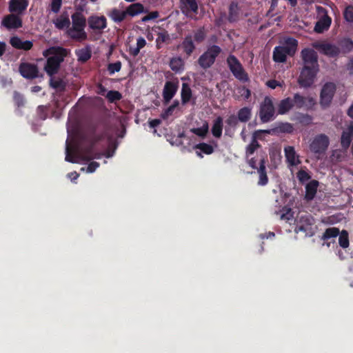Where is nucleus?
I'll list each match as a JSON object with an SVG mask.
<instances>
[{"instance_id": "e433bc0d", "label": "nucleus", "mask_w": 353, "mask_h": 353, "mask_svg": "<svg viewBox=\"0 0 353 353\" xmlns=\"http://www.w3.org/2000/svg\"><path fill=\"white\" fill-rule=\"evenodd\" d=\"M50 86L59 91L64 92L66 89V83L61 78H56L54 76L50 77Z\"/></svg>"}, {"instance_id": "338daca9", "label": "nucleus", "mask_w": 353, "mask_h": 353, "mask_svg": "<svg viewBox=\"0 0 353 353\" xmlns=\"http://www.w3.org/2000/svg\"><path fill=\"white\" fill-rule=\"evenodd\" d=\"M321 222L327 225L334 224L335 223V218L332 216H327L322 219Z\"/></svg>"}, {"instance_id": "f257e3e1", "label": "nucleus", "mask_w": 353, "mask_h": 353, "mask_svg": "<svg viewBox=\"0 0 353 353\" xmlns=\"http://www.w3.org/2000/svg\"><path fill=\"white\" fill-rule=\"evenodd\" d=\"M69 50L61 46H52L45 50L43 55L47 57L44 70L50 77L58 73L61 64L68 56Z\"/></svg>"}, {"instance_id": "7c9ffc66", "label": "nucleus", "mask_w": 353, "mask_h": 353, "mask_svg": "<svg viewBox=\"0 0 353 353\" xmlns=\"http://www.w3.org/2000/svg\"><path fill=\"white\" fill-rule=\"evenodd\" d=\"M169 66L175 73H181L184 70V61L180 57H172L170 60Z\"/></svg>"}, {"instance_id": "a878e982", "label": "nucleus", "mask_w": 353, "mask_h": 353, "mask_svg": "<svg viewBox=\"0 0 353 353\" xmlns=\"http://www.w3.org/2000/svg\"><path fill=\"white\" fill-rule=\"evenodd\" d=\"M292 101H293L294 107H296L297 109L303 108L307 102L310 105L314 104V100L312 97H305L301 95L299 93L294 94Z\"/></svg>"}, {"instance_id": "0eeeda50", "label": "nucleus", "mask_w": 353, "mask_h": 353, "mask_svg": "<svg viewBox=\"0 0 353 353\" xmlns=\"http://www.w3.org/2000/svg\"><path fill=\"white\" fill-rule=\"evenodd\" d=\"M336 91V85L333 82L325 83L320 92V104L323 108H327L332 103Z\"/></svg>"}, {"instance_id": "a19ab883", "label": "nucleus", "mask_w": 353, "mask_h": 353, "mask_svg": "<svg viewBox=\"0 0 353 353\" xmlns=\"http://www.w3.org/2000/svg\"><path fill=\"white\" fill-rule=\"evenodd\" d=\"M339 244L343 248H347L350 245L349 234L347 230H343L339 234Z\"/></svg>"}, {"instance_id": "393cba45", "label": "nucleus", "mask_w": 353, "mask_h": 353, "mask_svg": "<svg viewBox=\"0 0 353 353\" xmlns=\"http://www.w3.org/2000/svg\"><path fill=\"white\" fill-rule=\"evenodd\" d=\"M331 23V17L325 14L316 23L314 31L317 33H323L330 28Z\"/></svg>"}, {"instance_id": "6e6552de", "label": "nucleus", "mask_w": 353, "mask_h": 353, "mask_svg": "<svg viewBox=\"0 0 353 353\" xmlns=\"http://www.w3.org/2000/svg\"><path fill=\"white\" fill-rule=\"evenodd\" d=\"M329 138L324 134L316 135L310 145L312 152L316 154H323L328 148Z\"/></svg>"}, {"instance_id": "9d476101", "label": "nucleus", "mask_w": 353, "mask_h": 353, "mask_svg": "<svg viewBox=\"0 0 353 353\" xmlns=\"http://www.w3.org/2000/svg\"><path fill=\"white\" fill-rule=\"evenodd\" d=\"M313 223L314 219L311 216H302L296 227L295 231L296 232H303L305 234V236H312L314 234L312 228Z\"/></svg>"}, {"instance_id": "4c0bfd02", "label": "nucleus", "mask_w": 353, "mask_h": 353, "mask_svg": "<svg viewBox=\"0 0 353 353\" xmlns=\"http://www.w3.org/2000/svg\"><path fill=\"white\" fill-rule=\"evenodd\" d=\"M261 134H256V131L253 134V137L250 143L246 148L247 155H252L254 153L261 145L257 141V139H261L260 135Z\"/></svg>"}, {"instance_id": "58836bf2", "label": "nucleus", "mask_w": 353, "mask_h": 353, "mask_svg": "<svg viewBox=\"0 0 353 353\" xmlns=\"http://www.w3.org/2000/svg\"><path fill=\"white\" fill-rule=\"evenodd\" d=\"M181 102L183 104H186L188 103L192 98V90L188 85V83H183L182 88H181Z\"/></svg>"}, {"instance_id": "680f3d73", "label": "nucleus", "mask_w": 353, "mask_h": 353, "mask_svg": "<svg viewBox=\"0 0 353 353\" xmlns=\"http://www.w3.org/2000/svg\"><path fill=\"white\" fill-rule=\"evenodd\" d=\"M299 122L308 125L312 122V117L308 114H302L299 118Z\"/></svg>"}, {"instance_id": "13d9d810", "label": "nucleus", "mask_w": 353, "mask_h": 353, "mask_svg": "<svg viewBox=\"0 0 353 353\" xmlns=\"http://www.w3.org/2000/svg\"><path fill=\"white\" fill-rule=\"evenodd\" d=\"M239 92L241 94V96L246 100H248L251 96V91L250 89L247 88L245 86H241L238 88Z\"/></svg>"}, {"instance_id": "f8f14e48", "label": "nucleus", "mask_w": 353, "mask_h": 353, "mask_svg": "<svg viewBox=\"0 0 353 353\" xmlns=\"http://www.w3.org/2000/svg\"><path fill=\"white\" fill-rule=\"evenodd\" d=\"M294 130L293 125L288 122H279L276 126L269 130H258L256 134H274L278 133H292Z\"/></svg>"}, {"instance_id": "603ef678", "label": "nucleus", "mask_w": 353, "mask_h": 353, "mask_svg": "<svg viewBox=\"0 0 353 353\" xmlns=\"http://www.w3.org/2000/svg\"><path fill=\"white\" fill-rule=\"evenodd\" d=\"M121 68V63L119 61L109 63L108 65V70L110 74H113L116 72H119Z\"/></svg>"}, {"instance_id": "774afa93", "label": "nucleus", "mask_w": 353, "mask_h": 353, "mask_svg": "<svg viewBox=\"0 0 353 353\" xmlns=\"http://www.w3.org/2000/svg\"><path fill=\"white\" fill-rule=\"evenodd\" d=\"M347 70L349 71L350 74L353 75V57L347 63Z\"/></svg>"}, {"instance_id": "72a5a7b5", "label": "nucleus", "mask_w": 353, "mask_h": 353, "mask_svg": "<svg viewBox=\"0 0 353 353\" xmlns=\"http://www.w3.org/2000/svg\"><path fill=\"white\" fill-rule=\"evenodd\" d=\"M236 117L241 123H247L251 119L252 117V108L249 107H243L239 110Z\"/></svg>"}, {"instance_id": "39448f33", "label": "nucleus", "mask_w": 353, "mask_h": 353, "mask_svg": "<svg viewBox=\"0 0 353 353\" xmlns=\"http://www.w3.org/2000/svg\"><path fill=\"white\" fill-rule=\"evenodd\" d=\"M259 117L261 121L263 123H268L275 118V108L271 97H265L261 103Z\"/></svg>"}, {"instance_id": "a18cd8bd", "label": "nucleus", "mask_w": 353, "mask_h": 353, "mask_svg": "<svg viewBox=\"0 0 353 353\" xmlns=\"http://www.w3.org/2000/svg\"><path fill=\"white\" fill-rule=\"evenodd\" d=\"M196 149H199L201 152L205 154H211L214 152L213 147L205 143H200L195 145Z\"/></svg>"}, {"instance_id": "37998d69", "label": "nucleus", "mask_w": 353, "mask_h": 353, "mask_svg": "<svg viewBox=\"0 0 353 353\" xmlns=\"http://www.w3.org/2000/svg\"><path fill=\"white\" fill-rule=\"evenodd\" d=\"M75 54L78 61L81 62H86L91 57V52L88 48L76 50Z\"/></svg>"}, {"instance_id": "6ab92c4d", "label": "nucleus", "mask_w": 353, "mask_h": 353, "mask_svg": "<svg viewBox=\"0 0 353 353\" xmlns=\"http://www.w3.org/2000/svg\"><path fill=\"white\" fill-rule=\"evenodd\" d=\"M10 43L14 48L26 51L30 50L33 47V43L31 41H23L17 36L11 37Z\"/></svg>"}, {"instance_id": "1a4fd4ad", "label": "nucleus", "mask_w": 353, "mask_h": 353, "mask_svg": "<svg viewBox=\"0 0 353 353\" xmlns=\"http://www.w3.org/2000/svg\"><path fill=\"white\" fill-rule=\"evenodd\" d=\"M303 62V67L319 68L318 63V55L316 52L312 48H304L301 52Z\"/></svg>"}, {"instance_id": "aec40b11", "label": "nucleus", "mask_w": 353, "mask_h": 353, "mask_svg": "<svg viewBox=\"0 0 353 353\" xmlns=\"http://www.w3.org/2000/svg\"><path fill=\"white\" fill-rule=\"evenodd\" d=\"M285 157L286 161L290 166H295L300 164L301 162L299 160V155L296 154L294 148L293 146H287L284 148Z\"/></svg>"}, {"instance_id": "ddd939ff", "label": "nucleus", "mask_w": 353, "mask_h": 353, "mask_svg": "<svg viewBox=\"0 0 353 353\" xmlns=\"http://www.w3.org/2000/svg\"><path fill=\"white\" fill-rule=\"evenodd\" d=\"M1 25L8 30L18 29L22 27L23 21L19 14L11 13L3 18Z\"/></svg>"}, {"instance_id": "4be33fe9", "label": "nucleus", "mask_w": 353, "mask_h": 353, "mask_svg": "<svg viewBox=\"0 0 353 353\" xmlns=\"http://www.w3.org/2000/svg\"><path fill=\"white\" fill-rule=\"evenodd\" d=\"M352 137L353 121H351L347 127V130L343 131L341 134V145L343 149L346 150L350 147L352 142Z\"/></svg>"}, {"instance_id": "bb28decb", "label": "nucleus", "mask_w": 353, "mask_h": 353, "mask_svg": "<svg viewBox=\"0 0 353 353\" xmlns=\"http://www.w3.org/2000/svg\"><path fill=\"white\" fill-rule=\"evenodd\" d=\"M257 172L259 175L258 185L261 186L267 185L269 180L266 172L265 160L264 158L260 160L259 168L257 170Z\"/></svg>"}, {"instance_id": "5fc2aeb1", "label": "nucleus", "mask_w": 353, "mask_h": 353, "mask_svg": "<svg viewBox=\"0 0 353 353\" xmlns=\"http://www.w3.org/2000/svg\"><path fill=\"white\" fill-rule=\"evenodd\" d=\"M341 46L344 52H350L353 50V41L350 39H345Z\"/></svg>"}, {"instance_id": "a211bd4d", "label": "nucleus", "mask_w": 353, "mask_h": 353, "mask_svg": "<svg viewBox=\"0 0 353 353\" xmlns=\"http://www.w3.org/2000/svg\"><path fill=\"white\" fill-rule=\"evenodd\" d=\"M181 12L188 17L190 12L197 14L198 3L196 0H180Z\"/></svg>"}, {"instance_id": "ea45409f", "label": "nucleus", "mask_w": 353, "mask_h": 353, "mask_svg": "<svg viewBox=\"0 0 353 353\" xmlns=\"http://www.w3.org/2000/svg\"><path fill=\"white\" fill-rule=\"evenodd\" d=\"M340 234V230L338 228L332 227L327 228L321 237L323 241H326L332 238H335Z\"/></svg>"}, {"instance_id": "6e6d98bb", "label": "nucleus", "mask_w": 353, "mask_h": 353, "mask_svg": "<svg viewBox=\"0 0 353 353\" xmlns=\"http://www.w3.org/2000/svg\"><path fill=\"white\" fill-rule=\"evenodd\" d=\"M14 101L18 107L23 106L25 104V100L23 96L18 92H14L13 96Z\"/></svg>"}, {"instance_id": "f704fd0d", "label": "nucleus", "mask_w": 353, "mask_h": 353, "mask_svg": "<svg viewBox=\"0 0 353 353\" xmlns=\"http://www.w3.org/2000/svg\"><path fill=\"white\" fill-rule=\"evenodd\" d=\"M211 131L214 137L220 138L221 137L223 131V118L219 116L214 120Z\"/></svg>"}, {"instance_id": "dca6fc26", "label": "nucleus", "mask_w": 353, "mask_h": 353, "mask_svg": "<svg viewBox=\"0 0 353 353\" xmlns=\"http://www.w3.org/2000/svg\"><path fill=\"white\" fill-rule=\"evenodd\" d=\"M28 0H10L8 10L11 13L21 14L28 6Z\"/></svg>"}, {"instance_id": "864d4df0", "label": "nucleus", "mask_w": 353, "mask_h": 353, "mask_svg": "<svg viewBox=\"0 0 353 353\" xmlns=\"http://www.w3.org/2000/svg\"><path fill=\"white\" fill-rule=\"evenodd\" d=\"M296 177L300 183H303L310 179V175L305 170H301L296 173Z\"/></svg>"}, {"instance_id": "de8ad7c7", "label": "nucleus", "mask_w": 353, "mask_h": 353, "mask_svg": "<svg viewBox=\"0 0 353 353\" xmlns=\"http://www.w3.org/2000/svg\"><path fill=\"white\" fill-rule=\"evenodd\" d=\"M236 118V115L234 114L230 115L227 118V119L225 120V123L227 125V126L225 127V131H228V128H235L237 126L239 121Z\"/></svg>"}, {"instance_id": "9b49d317", "label": "nucleus", "mask_w": 353, "mask_h": 353, "mask_svg": "<svg viewBox=\"0 0 353 353\" xmlns=\"http://www.w3.org/2000/svg\"><path fill=\"white\" fill-rule=\"evenodd\" d=\"M21 75L27 79H34L39 77V69L36 64L23 62L19 66Z\"/></svg>"}, {"instance_id": "49530a36", "label": "nucleus", "mask_w": 353, "mask_h": 353, "mask_svg": "<svg viewBox=\"0 0 353 353\" xmlns=\"http://www.w3.org/2000/svg\"><path fill=\"white\" fill-rule=\"evenodd\" d=\"M74 148L69 145L68 143L66 144V148H65V160L68 162L70 163H76L77 161L75 159L74 155Z\"/></svg>"}, {"instance_id": "412c9836", "label": "nucleus", "mask_w": 353, "mask_h": 353, "mask_svg": "<svg viewBox=\"0 0 353 353\" xmlns=\"http://www.w3.org/2000/svg\"><path fill=\"white\" fill-rule=\"evenodd\" d=\"M281 47L285 53L293 57L297 50L298 41L293 37H287L284 39L283 46Z\"/></svg>"}, {"instance_id": "09e8293b", "label": "nucleus", "mask_w": 353, "mask_h": 353, "mask_svg": "<svg viewBox=\"0 0 353 353\" xmlns=\"http://www.w3.org/2000/svg\"><path fill=\"white\" fill-rule=\"evenodd\" d=\"M206 37V32L203 27L199 28L194 32V39L197 43L203 42Z\"/></svg>"}, {"instance_id": "f03ea898", "label": "nucleus", "mask_w": 353, "mask_h": 353, "mask_svg": "<svg viewBox=\"0 0 353 353\" xmlns=\"http://www.w3.org/2000/svg\"><path fill=\"white\" fill-rule=\"evenodd\" d=\"M71 25L67 30L66 34L72 40L83 41L88 39V34L85 31L87 20L81 11H76L71 15Z\"/></svg>"}, {"instance_id": "2f4dec72", "label": "nucleus", "mask_w": 353, "mask_h": 353, "mask_svg": "<svg viewBox=\"0 0 353 353\" xmlns=\"http://www.w3.org/2000/svg\"><path fill=\"white\" fill-rule=\"evenodd\" d=\"M108 16L116 23H121L127 17L125 10L113 8L108 13Z\"/></svg>"}, {"instance_id": "0e129e2a", "label": "nucleus", "mask_w": 353, "mask_h": 353, "mask_svg": "<svg viewBox=\"0 0 353 353\" xmlns=\"http://www.w3.org/2000/svg\"><path fill=\"white\" fill-rule=\"evenodd\" d=\"M146 45V41L142 37H140L137 40V47L140 50L142 49Z\"/></svg>"}, {"instance_id": "20e7f679", "label": "nucleus", "mask_w": 353, "mask_h": 353, "mask_svg": "<svg viewBox=\"0 0 353 353\" xmlns=\"http://www.w3.org/2000/svg\"><path fill=\"white\" fill-rule=\"evenodd\" d=\"M222 50L216 45L209 46L198 59V64L203 69L207 70L212 66L216 57L221 54Z\"/></svg>"}, {"instance_id": "cd10ccee", "label": "nucleus", "mask_w": 353, "mask_h": 353, "mask_svg": "<svg viewBox=\"0 0 353 353\" xmlns=\"http://www.w3.org/2000/svg\"><path fill=\"white\" fill-rule=\"evenodd\" d=\"M319 181L316 180L310 181L305 186V199L307 201H312L317 192Z\"/></svg>"}, {"instance_id": "473e14b6", "label": "nucleus", "mask_w": 353, "mask_h": 353, "mask_svg": "<svg viewBox=\"0 0 353 353\" xmlns=\"http://www.w3.org/2000/svg\"><path fill=\"white\" fill-rule=\"evenodd\" d=\"M125 11L127 16L134 17L144 12V6L140 3H134L128 6Z\"/></svg>"}, {"instance_id": "bf43d9fd", "label": "nucleus", "mask_w": 353, "mask_h": 353, "mask_svg": "<svg viewBox=\"0 0 353 353\" xmlns=\"http://www.w3.org/2000/svg\"><path fill=\"white\" fill-rule=\"evenodd\" d=\"M159 17V12L157 11L151 12L142 18V21L145 22L152 19H155Z\"/></svg>"}, {"instance_id": "8fccbe9b", "label": "nucleus", "mask_w": 353, "mask_h": 353, "mask_svg": "<svg viewBox=\"0 0 353 353\" xmlns=\"http://www.w3.org/2000/svg\"><path fill=\"white\" fill-rule=\"evenodd\" d=\"M61 6L62 0H51L50 3L49 4L50 11L54 14L59 12Z\"/></svg>"}, {"instance_id": "4468645a", "label": "nucleus", "mask_w": 353, "mask_h": 353, "mask_svg": "<svg viewBox=\"0 0 353 353\" xmlns=\"http://www.w3.org/2000/svg\"><path fill=\"white\" fill-rule=\"evenodd\" d=\"M89 28L94 31H101L107 27V20L104 16L92 15L88 18Z\"/></svg>"}, {"instance_id": "b1692460", "label": "nucleus", "mask_w": 353, "mask_h": 353, "mask_svg": "<svg viewBox=\"0 0 353 353\" xmlns=\"http://www.w3.org/2000/svg\"><path fill=\"white\" fill-rule=\"evenodd\" d=\"M241 8L235 1H232L228 8V20L230 23H234L239 20L241 16Z\"/></svg>"}, {"instance_id": "c9c22d12", "label": "nucleus", "mask_w": 353, "mask_h": 353, "mask_svg": "<svg viewBox=\"0 0 353 353\" xmlns=\"http://www.w3.org/2000/svg\"><path fill=\"white\" fill-rule=\"evenodd\" d=\"M287 53L283 50V47L276 46L273 50L272 58L276 63H284L287 59Z\"/></svg>"}, {"instance_id": "7ed1b4c3", "label": "nucleus", "mask_w": 353, "mask_h": 353, "mask_svg": "<svg viewBox=\"0 0 353 353\" xmlns=\"http://www.w3.org/2000/svg\"><path fill=\"white\" fill-rule=\"evenodd\" d=\"M227 65L233 76L242 83L250 81L248 74L239 60L234 55L229 54L226 59Z\"/></svg>"}, {"instance_id": "4d7b16f0", "label": "nucleus", "mask_w": 353, "mask_h": 353, "mask_svg": "<svg viewBox=\"0 0 353 353\" xmlns=\"http://www.w3.org/2000/svg\"><path fill=\"white\" fill-rule=\"evenodd\" d=\"M344 18L349 22H353V6H348L344 11Z\"/></svg>"}, {"instance_id": "3c124183", "label": "nucleus", "mask_w": 353, "mask_h": 353, "mask_svg": "<svg viewBox=\"0 0 353 353\" xmlns=\"http://www.w3.org/2000/svg\"><path fill=\"white\" fill-rule=\"evenodd\" d=\"M202 127L192 129V132L199 137H204L208 131V123H205Z\"/></svg>"}, {"instance_id": "423d86ee", "label": "nucleus", "mask_w": 353, "mask_h": 353, "mask_svg": "<svg viewBox=\"0 0 353 353\" xmlns=\"http://www.w3.org/2000/svg\"><path fill=\"white\" fill-rule=\"evenodd\" d=\"M319 68L303 67L298 78V83L301 88L311 87L315 81Z\"/></svg>"}, {"instance_id": "c85d7f7f", "label": "nucleus", "mask_w": 353, "mask_h": 353, "mask_svg": "<svg viewBox=\"0 0 353 353\" xmlns=\"http://www.w3.org/2000/svg\"><path fill=\"white\" fill-rule=\"evenodd\" d=\"M181 47L187 57H190L192 54L196 47L193 42L192 37L191 34L185 36L181 43Z\"/></svg>"}, {"instance_id": "69168bd1", "label": "nucleus", "mask_w": 353, "mask_h": 353, "mask_svg": "<svg viewBox=\"0 0 353 353\" xmlns=\"http://www.w3.org/2000/svg\"><path fill=\"white\" fill-rule=\"evenodd\" d=\"M267 85L272 89H275L276 87L280 86V83L276 80L272 79L267 82Z\"/></svg>"}, {"instance_id": "c756f323", "label": "nucleus", "mask_w": 353, "mask_h": 353, "mask_svg": "<svg viewBox=\"0 0 353 353\" xmlns=\"http://www.w3.org/2000/svg\"><path fill=\"white\" fill-rule=\"evenodd\" d=\"M292 102L290 97L282 99L278 104V114L283 115L290 112L294 108Z\"/></svg>"}, {"instance_id": "f3484780", "label": "nucleus", "mask_w": 353, "mask_h": 353, "mask_svg": "<svg viewBox=\"0 0 353 353\" xmlns=\"http://www.w3.org/2000/svg\"><path fill=\"white\" fill-rule=\"evenodd\" d=\"M55 28L59 30H68L71 25L69 14L68 12H63L59 16L52 21Z\"/></svg>"}, {"instance_id": "5701e85b", "label": "nucleus", "mask_w": 353, "mask_h": 353, "mask_svg": "<svg viewBox=\"0 0 353 353\" xmlns=\"http://www.w3.org/2000/svg\"><path fill=\"white\" fill-rule=\"evenodd\" d=\"M318 48L322 53L330 57H336L340 54L339 48L334 44L328 43H321Z\"/></svg>"}, {"instance_id": "2eb2a0df", "label": "nucleus", "mask_w": 353, "mask_h": 353, "mask_svg": "<svg viewBox=\"0 0 353 353\" xmlns=\"http://www.w3.org/2000/svg\"><path fill=\"white\" fill-rule=\"evenodd\" d=\"M178 90L177 83L172 81H167L163 90V97L165 103H168L174 97Z\"/></svg>"}, {"instance_id": "e2e57ef3", "label": "nucleus", "mask_w": 353, "mask_h": 353, "mask_svg": "<svg viewBox=\"0 0 353 353\" xmlns=\"http://www.w3.org/2000/svg\"><path fill=\"white\" fill-rule=\"evenodd\" d=\"M97 93L101 96L106 95L105 93L107 92V89L101 84L99 83L97 85Z\"/></svg>"}, {"instance_id": "052dcab7", "label": "nucleus", "mask_w": 353, "mask_h": 353, "mask_svg": "<svg viewBox=\"0 0 353 353\" xmlns=\"http://www.w3.org/2000/svg\"><path fill=\"white\" fill-rule=\"evenodd\" d=\"M99 166V163L98 162L92 161L87 167V172L90 173L94 172Z\"/></svg>"}, {"instance_id": "c03bdc74", "label": "nucleus", "mask_w": 353, "mask_h": 353, "mask_svg": "<svg viewBox=\"0 0 353 353\" xmlns=\"http://www.w3.org/2000/svg\"><path fill=\"white\" fill-rule=\"evenodd\" d=\"M105 97L109 102L114 103L121 100L122 98V94L119 91L110 90L107 92Z\"/></svg>"}, {"instance_id": "79ce46f5", "label": "nucleus", "mask_w": 353, "mask_h": 353, "mask_svg": "<svg viewBox=\"0 0 353 353\" xmlns=\"http://www.w3.org/2000/svg\"><path fill=\"white\" fill-rule=\"evenodd\" d=\"M170 40V35L167 31L160 32L157 34L156 39V46L157 49H161L164 43H167Z\"/></svg>"}]
</instances>
